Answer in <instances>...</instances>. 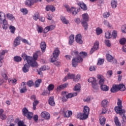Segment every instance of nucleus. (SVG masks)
Returning a JSON list of instances; mask_svg holds the SVG:
<instances>
[{
    "label": "nucleus",
    "mask_w": 126,
    "mask_h": 126,
    "mask_svg": "<svg viewBox=\"0 0 126 126\" xmlns=\"http://www.w3.org/2000/svg\"><path fill=\"white\" fill-rule=\"evenodd\" d=\"M62 96H65L67 99H69L70 98H72L73 97H75V96H77V93H67V92H62Z\"/></svg>",
    "instance_id": "nucleus-6"
},
{
    "label": "nucleus",
    "mask_w": 126,
    "mask_h": 126,
    "mask_svg": "<svg viewBox=\"0 0 126 126\" xmlns=\"http://www.w3.org/2000/svg\"><path fill=\"white\" fill-rule=\"evenodd\" d=\"M63 114L64 118H69L70 116L72 115V112L71 111H68V112L63 111Z\"/></svg>",
    "instance_id": "nucleus-22"
},
{
    "label": "nucleus",
    "mask_w": 126,
    "mask_h": 126,
    "mask_svg": "<svg viewBox=\"0 0 126 126\" xmlns=\"http://www.w3.org/2000/svg\"><path fill=\"white\" fill-rule=\"evenodd\" d=\"M118 5V2L117 0H112L111 1V6L112 8H116L117 5Z\"/></svg>",
    "instance_id": "nucleus-37"
},
{
    "label": "nucleus",
    "mask_w": 126,
    "mask_h": 126,
    "mask_svg": "<svg viewBox=\"0 0 126 126\" xmlns=\"http://www.w3.org/2000/svg\"><path fill=\"white\" fill-rule=\"evenodd\" d=\"M64 7L66 9V10L69 13H72L73 15H76L77 14V12H79L80 11V8H75L73 7L71 8H69V6L67 4H65L64 5Z\"/></svg>",
    "instance_id": "nucleus-4"
},
{
    "label": "nucleus",
    "mask_w": 126,
    "mask_h": 126,
    "mask_svg": "<svg viewBox=\"0 0 126 126\" xmlns=\"http://www.w3.org/2000/svg\"><path fill=\"white\" fill-rule=\"evenodd\" d=\"M103 32V31L100 28H97L96 29V35H100Z\"/></svg>",
    "instance_id": "nucleus-47"
},
{
    "label": "nucleus",
    "mask_w": 126,
    "mask_h": 126,
    "mask_svg": "<svg viewBox=\"0 0 126 126\" xmlns=\"http://www.w3.org/2000/svg\"><path fill=\"white\" fill-rule=\"evenodd\" d=\"M87 56V53L82 51L80 53V55H79L78 58H81L82 59V58H86Z\"/></svg>",
    "instance_id": "nucleus-33"
},
{
    "label": "nucleus",
    "mask_w": 126,
    "mask_h": 126,
    "mask_svg": "<svg viewBox=\"0 0 126 126\" xmlns=\"http://www.w3.org/2000/svg\"><path fill=\"white\" fill-rule=\"evenodd\" d=\"M37 31L38 33H42L43 32V28L37 25Z\"/></svg>",
    "instance_id": "nucleus-61"
},
{
    "label": "nucleus",
    "mask_w": 126,
    "mask_h": 126,
    "mask_svg": "<svg viewBox=\"0 0 126 126\" xmlns=\"http://www.w3.org/2000/svg\"><path fill=\"white\" fill-rule=\"evenodd\" d=\"M106 59L108 62L112 63H117V60L110 54L106 55Z\"/></svg>",
    "instance_id": "nucleus-11"
},
{
    "label": "nucleus",
    "mask_w": 126,
    "mask_h": 126,
    "mask_svg": "<svg viewBox=\"0 0 126 126\" xmlns=\"http://www.w3.org/2000/svg\"><path fill=\"white\" fill-rule=\"evenodd\" d=\"M112 36L113 39H116L118 37V32L116 31H113L112 33Z\"/></svg>",
    "instance_id": "nucleus-44"
},
{
    "label": "nucleus",
    "mask_w": 126,
    "mask_h": 126,
    "mask_svg": "<svg viewBox=\"0 0 126 126\" xmlns=\"http://www.w3.org/2000/svg\"><path fill=\"white\" fill-rule=\"evenodd\" d=\"M5 53H7V50H2L1 52H0V58H3L2 56L5 55Z\"/></svg>",
    "instance_id": "nucleus-55"
},
{
    "label": "nucleus",
    "mask_w": 126,
    "mask_h": 126,
    "mask_svg": "<svg viewBox=\"0 0 126 126\" xmlns=\"http://www.w3.org/2000/svg\"><path fill=\"white\" fill-rule=\"evenodd\" d=\"M5 17V14L3 13L2 11H0V22H2V20H3V18Z\"/></svg>",
    "instance_id": "nucleus-36"
},
{
    "label": "nucleus",
    "mask_w": 126,
    "mask_h": 126,
    "mask_svg": "<svg viewBox=\"0 0 126 126\" xmlns=\"http://www.w3.org/2000/svg\"><path fill=\"white\" fill-rule=\"evenodd\" d=\"M67 85H68V83H65L63 85H61L58 86L57 88V91H61V90H63V89H64L66 87H67Z\"/></svg>",
    "instance_id": "nucleus-17"
},
{
    "label": "nucleus",
    "mask_w": 126,
    "mask_h": 126,
    "mask_svg": "<svg viewBox=\"0 0 126 126\" xmlns=\"http://www.w3.org/2000/svg\"><path fill=\"white\" fill-rule=\"evenodd\" d=\"M38 1H42V0H27L25 4L28 6H32L34 5V3H36Z\"/></svg>",
    "instance_id": "nucleus-9"
},
{
    "label": "nucleus",
    "mask_w": 126,
    "mask_h": 126,
    "mask_svg": "<svg viewBox=\"0 0 126 126\" xmlns=\"http://www.w3.org/2000/svg\"><path fill=\"white\" fill-rule=\"evenodd\" d=\"M97 79H99V81H98V83L100 86L101 85H103L105 83V78L104 76L102 75H97Z\"/></svg>",
    "instance_id": "nucleus-10"
},
{
    "label": "nucleus",
    "mask_w": 126,
    "mask_h": 126,
    "mask_svg": "<svg viewBox=\"0 0 126 126\" xmlns=\"http://www.w3.org/2000/svg\"><path fill=\"white\" fill-rule=\"evenodd\" d=\"M74 90V91H79V90H80V84H77V85H76Z\"/></svg>",
    "instance_id": "nucleus-53"
},
{
    "label": "nucleus",
    "mask_w": 126,
    "mask_h": 126,
    "mask_svg": "<svg viewBox=\"0 0 126 126\" xmlns=\"http://www.w3.org/2000/svg\"><path fill=\"white\" fill-rule=\"evenodd\" d=\"M18 126H26V125H24V122L23 121H19L18 123Z\"/></svg>",
    "instance_id": "nucleus-64"
},
{
    "label": "nucleus",
    "mask_w": 126,
    "mask_h": 126,
    "mask_svg": "<svg viewBox=\"0 0 126 126\" xmlns=\"http://www.w3.org/2000/svg\"><path fill=\"white\" fill-rule=\"evenodd\" d=\"M50 93H51V92L49 91H44L42 92L41 95H43V96H47V95H49Z\"/></svg>",
    "instance_id": "nucleus-56"
},
{
    "label": "nucleus",
    "mask_w": 126,
    "mask_h": 126,
    "mask_svg": "<svg viewBox=\"0 0 126 126\" xmlns=\"http://www.w3.org/2000/svg\"><path fill=\"white\" fill-rule=\"evenodd\" d=\"M53 58H51V63H55L57 60V58L60 56V50L59 48H56L54 50V52L53 53Z\"/></svg>",
    "instance_id": "nucleus-5"
},
{
    "label": "nucleus",
    "mask_w": 126,
    "mask_h": 126,
    "mask_svg": "<svg viewBox=\"0 0 126 126\" xmlns=\"http://www.w3.org/2000/svg\"><path fill=\"white\" fill-rule=\"evenodd\" d=\"M22 58L19 56H15L14 57V61L15 62H17V63H19V62H21Z\"/></svg>",
    "instance_id": "nucleus-43"
},
{
    "label": "nucleus",
    "mask_w": 126,
    "mask_h": 126,
    "mask_svg": "<svg viewBox=\"0 0 126 126\" xmlns=\"http://www.w3.org/2000/svg\"><path fill=\"white\" fill-rule=\"evenodd\" d=\"M100 89L102 90V91H109V87L106 85H102L100 86Z\"/></svg>",
    "instance_id": "nucleus-32"
},
{
    "label": "nucleus",
    "mask_w": 126,
    "mask_h": 126,
    "mask_svg": "<svg viewBox=\"0 0 126 126\" xmlns=\"http://www.w3.org/2000/svg\"><path fill=\"white\" fill-rule=\"evenodd\" d=\"M105 37L106 38V39H110V38H112L111 32H105Z\"/></svg>",
    "instance_id": "nucleus-51"
},
{
    "label": "nucleus",
    "mask_w": 126,
    "mask_h": 126,
    "mask_svg": "<svg viewBox=\"0 0 126 126\" xmlns=\"http://www.w3.org/2000/svg\"><path fill=\"white\" fill-rule=\"evenodd\" d=\"M105 44L107 47L111 46V43H110V40H109V39H106L105 40Z\"/></svg>",
    "instance_id": "nucleus-62"
},
{
    "label": "nucleus",
    "mask_w": 126,
    "mask_h": 126,
    "mask_svg": "<svg viewBox=\"0 0 126 126\" xmlns=\"http://www.w3.org/2000/svg\"><path fill=\"white\" fill-rule=\"evenodd\" d=\"M33 20L37 21L40 18V13L39 12H35L33 16Z\"/></svg>",
    "instance_id": "nucleus-29"
},
{
    "label": "nucleus",
    "mask_w": 126,
    "mask_h": 126,
    "mask_svg": "<svg viewBox=\"0 0 126 126\" xmlns=\"http://www.w3.org/2000/svg\"><path fill=\"white\" fill-rule=\"evenodd\" d=\"M49 104L50 106H55L56 103H55V99H54L53 96H51L49 99Z\"/></svg>",
    "instance_id": "nucleus-26"
},
{
    "label": "nucleus",
    "mask_w": 126,
    "mask_h": 126,
    "mask_svg": "<svg viewBox=\"0 0 126 126\" xmlns=\"http://www.w3.org/2000/svg\"><path fill=\"white\" fill-rule=\"evenodd\" d=\"M41 118H43V119H45V120H50V113L46 111L42 112L41 113Z\"/></svg>",
    "instance_id": "nucleus-13"
},
{
    "label": "nucleus",
    "mask_w": 126,
    "mask_h": 126,
    "mask_svg": "<svg viewBox=\"0 0 126 126\" xmlns=\"http://www.w3.org/2000/svg\"><path fill=\"white\" fill-rule=\"evenodd\" d=\"M104 63V59H99L98 61L97 65H101V64H103Z\"/></svg>",
    "instance_id": "nucleus-63"
},
{
    "label": "nucleus",
    "mask_w": 126,
    "mask_h": 126,
    "mask_svg": "<svg viewBox=\"0 0 126 126\" xmlns=\"http://www.w3.org/2000/svg\"><path fill=\"white\" fill-rule=\"evenodd\" d=\"M21 88L22 89L20 90V93H25L27 91V89H26V84L25 82L21 83Z\"/></svg>",
    "instance_id": "nucleus-14"
},
{
    "label": "nucleus",
    "mask_w": 126,
    "mask_h": 126,
    "mask_svg": "<svg viewBox=\"0 0 126 126\" xmlns=\"http://www.w3.org/2000/svg\"><path fill=\"white\" fill-rule=\"evenodd\" d=\"M67 76H65L63 80V81H65L67 80V79H73V81H74V78H75V75L74 74H71L70 73H68Z\"/></svg>",
    "instance_id": "nucleus-12"
},
{
    "label": "nucleus",
    "mask_w": 126,
    "mask_h": 126,
    "mask_svg": "<svg viewBox=\"0 0 126 126\" xmlns=\"http://www.w3.org/2000/svg\"><path fill=\"white\" fill-rule=\"evenodd\" d=\"M92 89H94V90H95V91H98V90H99L100 88V87H99V85H98V83H97V82L92 84Z\"/></svg>",
    "instance_id": "nucleus-23"
},
{
    "label": "nucleus",
    "mask_w": 126,
    "mask_h": 126,
    "mask_svg": "<svg viewBox=\"0 0 126 126\" xmlns=\"http://www.w3.org/2000/svg\"><path fill=\"white\" fill-rule=\"evenodd\" d=\"M74 42V35L71 34L69 37V45L72 46Z\"/></svg>",
    "instance_id": "nucleus-25"
},
{
    "label": "nucleus",
    "mask_w": 126,
    "mask_h": 126,
    "mask_svg": "<svg viewBox=\"0 0 126 126\" xmlns=\"http://www.w3.org/2000/svg\"><path fill=\"white\" fill-rule=\"evenodd\" d=\"M2 29L6 30L7 29V27H8V23H7V21L5 19H4L2 21Z\"/></svg>",
    "instance_id": "nucleus-20"
},
{
    "label": "nucleus",
    "mask_w": 126,
    "mask_h": 126,
    "mask_svg": "<svg viewBox=\"0 0 126 126\" xmlns=\"http://www.w3.org/2000/svg\"><path fill=\"white\" fill-rule=\"evenodd\" d=\"M121 30L122 33H126V25L122 26Z\"/></svg>",
    "instance_id": "nucleus-57"
},
{
    "label": "nucleus",
    "mask_w": 126,
    "mask_h": 126,
    "mask_svg": "<svg viewBox=\"0 0 126 126\" xmlns=\"http://www.w3.org/2000/svg\"><path fill=\"white\" fill-rule=\"evenodd\" d=\"M25 117H27L28 120H32L33 118V113L30 112Z\"/></svg>",
    "instance_id": "nucleus-40"
},
{
    "label": "nucleus",
    "mask_w": 126,
    "mask_h": 126,
    "mask_svg": "<svg viewBox=\"0 0 126 126\" xmlns=\"http://www.w3.org/2000/svg\"><path fill=\"white\" fill-rule=\"evenodd\" d=\"M97 82V80L95 78H90L88 80V82H90V83H94L95 82Z\"/></svg>",
    "instance_id": "nucleus-46"
},
{
    "label": "nucleus",
    "mask_w": 126,
    "mask_h": 126,
    "mask_svg": "<svg viewBox=\"0 0 126 126\" xmlns=\"http://www.w3.org/2000/svg\"><path fill=\"white\" fill-rule=\"evenodd\" d=\"M21 11L23 14H27V13H28V10L26 8L21 9Z\"/></svg>",
    "instance_id": "nucleus-59"
},
{
    "label": "nucleus",
    "mask_w": 126,
    "mask_h": 126,
    "mask_svg": "<svg viewBox=\"0 0 126 126\" xmlns=\"http://www.w3.org/2000/svg\"><path fill=\"white\" fill-rule=\"evenodd\" d=\"M119 42L121 44V45H125V44H126V38H122L120 39Z\"/></svg>",
    "instance_id": "nucleus-49"
},
{
    "label": "nucleus",
    "mask_w": 126,
    "mask_h": 126,
    "mask_svg": "<svg viewBox=\"0 0 126 126\" xmlns=\"http://www.w3.org/2000/svg\"><path fill=\"white\" fill-rule=\"evenodd\" d=\"M32 104L33 110H36V106L39 104V101L38 100H34Z\"/></svg>",
    "instance_id": "nucleus-50"
},
{
    "label": "nucleus",
    "mask_w": 126,
    "mask_h": 126,
    "mask_svg": "<svg viewBox=\"0 0 126 126\" xmlns=\"http://www.w3.org/2000/svg\"><path fill=\"white\" fill-rule=\"evenodd\" d=\"M118 90L120 91H125L126 90V86L124 84H120L118 85Z\"/></svg>",
    "instance_id": "nucleus-34"
},
{
    "label": "nucleus",
    "mask_w": 126,
    "mask_h": 126,
    "mask_svg": "<svg viewBox=\"0 0 126 126\" xmlns=\"http://www.w3.org/2000/svg\"><path fill=\"white\" fill-rule=\"evenodd\" d=\"M54 88H55V85L51 84L48 85L47 87V90L49 91V92H50V91H52V90H54Z\"/></svg>",
    "instance_id": "nucleus-42"
},
{
    "label": "nucleus",
    "mask_w": 126,
    "mask_h": 126,
    "mask_svg": "<svg viewBox=\"0 0 126 126\" xmlns=\"http://www.w3.org/2000/svg\"><path fill=\"white\" fill-rule=\"evenodd\" d=\"M75 41L77 44L82 45L83 44V40H82V35L81 34H77L75 37Z\"/></svg>",
    "instance_id": "nucleus-8"
},
{
    "label": "nucleus",
    "mask_w": 126,
    "mask_h": 126,
    "mask_svg": "<svg viewBox=\"0 0 126 126\" xmlns=\"http://www.w3.org/2000/svg\"><path fill=\"white\" fill-rule=\"evenodd\" d=\"M20 41H21V37L17 36L14 40V45L15 47L19 46L20 45Z\"/></svg>",
    "instance_id": "nucleus-16"
},
{
    "label": "nucleus",
    "mask_w": 126,
    "mask_h": 126,
    "mask_svg": "<svg viewBox=\"0 0 126 126\" xmlns=\"http://www.w3.org/2000/svg\"><path fill=\"white\" fill-rule=\"evenodd\" d=\"M30 67V64H29L28 63H26L24 67L22 68L23 72L25 73H26V72H28L29 71V68Z\"/></svg>",
    "instance_id": "nucleus-15"
},
{
    "label": "nucleus",
    "mask_w": 126,
    "mask_h": 126,
    "mask_svg": "<svg viewBox=\"0 0 126 126\" xmlns=\"http://www.w3.org/2000/svg\"><path fill=\"white\" fill-rule=\"evenodd\" d=\"M46 69H50V67L48 66L43 65L40 68V70H46Z\"/></svg>",
    "instance_id": "nucleus-54"
},
{
    "label": "nucleus",
    "mask_w": 126,
    "mask_h": 126,
    "mask_svg": "<svg viewBox=\"0 0 126 126\" xmlns=\"http://www.w3.org/2000/svg\"><path fill=\"white\" fill-rule=\"evenodd\" d=\"M40 46L42 53H44L45 51H46V48H47L46 42H45V41H42Z\"/></svg>",
    "instance_id": "nucleus-18"
},
{
    "label": "nucleus",
    "mask_w": 126,
    "mask_h": 126,
    "mask_svg": "<svg viewBox=\"0 0 126 126\" xmlns=\"http://www.w3.org/2000/svg\"><path fill=\"white\" fill-rule=\"evenodd\" d=\"M6 17L8 18V19H9L10 20H11V19H13L14 17L11 14L8 13L6 14Z\"/></svg>",
    "instance_id": "nucleus-58"
},
{
    "label": "nucleus",
    "mask_w": 126,
    "mask_h": 126,
    "mask_svg": "<svg viewBox=\"0 0 126 126\" xmlns=\"http://www.w3.org/2000/svg\"><path fill=\"white\" fill-rule=\"evenodd\" d=\"M15 27H14L13 26H10L9 27V30H10V32L12 33V34H14L15 32Z\"/></svg>",
    "instance_id": "nucleus-48"
},
{
    "label": "nucleus",
    "mask_w": 126,
    "mask_h": 126,
    "mask_svg": "<svg viewBox=\"0 0 126 126\" xmlns=\"http://www.w3.org/2000/svg\"><path fill=\"white\" fill-rule=\"evenodd\" d=\"M27 84L29 87H32L34 86V82H33V80H31L27 82Z\"/></svg>",
    "instance_id": "nucleus-41"
},
{
    "label": "nucleus",
    "mask_w": 126,
    "mask_h": 126,
    "mask_svg": "<svg viewBox=\"0 0 126 126\" xmlns=\"http://www.w3.org/2000/svg\"><path fill=\"white\" fill-rule=\"evenodd\" d=\"M22 114L23 116L25 117V116H27V114L29 113L30 112L28 111V109L26 107H24L23 108L22 110Z\"/></svg>",
    "instance_id": "nucleus-39"
},
{
    "label": "nucleus",
    "mask_w": 126,
    "mask_h": 126,
    "mask_svg": "<svg viewBox=\"0 0 126 126\" xmlns=\"http://www.w3.org/2000/svg\"><path fill=\"white\" fill-rule=\"evenodd\" d=\"M83 61V59L81 57H77L73 58L72 61V65L74 67L77 66L78 63H82Z\"/></svg>",
    "instance_id": "nucleus-7"
},
{
    "label": "nucleus",
    "mask_w": 126,
    "mask_h": 126,
    "mask_svg": "<svg viewBox=\"0 0 126 126\" xmlns=\"http://www.w3.org/2000/svg\"><path fill=\"white\" fill-rule=\"evenodd\" d=\"M81 21H89V16L88 15V14H83Z\"/></svg>",
    "instance_id": "nucleus-24"
},
{
    "label": "nucleus",
    "mask_w": 126,
    "mask_h": 126,
    "mask_svg": "<svg viewBox=\"0 0 126 126\" xmlns=\"http://www.w3.org/2000/svg\"><path fill=\"white\" fill-rule=\"evenodd\" d=\"M108 104H109L108 99H103L101 102V106L103 107V108H107V107H108Z\"/></svg>",
    "instance_id": "nucleus-21"
},
{
    "label": "nucleus",
    "mask_w": 126,
    "mask_h": 126,
    "mask_svg": "<svg viewBox=\"0 0 126 126\" xmlns=\"http://www.w3.org/2000/svg\"><path fill=\"white\" fill-rule=\"evenodd\" d=\"M89 107L87 106H86L84 108V113H78L77 114V119H79L80 120H82L83 121L84 120H86L87 118H88V115H89Z\"/></svg>",
    "instance_id": "nucleus-2"
},
{
    "label": "nucleus",
    "mask_w": 126,
    "mask_h": 126,
    "mask_svg": "<svg viewBox=\"0 0 126 126\" xmlns=\"http://www.w3.org/2000/svg\"><path fill=\"white\" fill-rule=\"evenodd\" d=\"M119 91V87L118 85H113L110 90L112 93H115L116 92H118V91Z\"/></svg>",
    "instance_id": "nucleus-19"
},
{
    "label": "nucleus",
    "mask_w": 126,
    "mask_h": 126,
    "mask_svg": "<svg viewBox=\"0 0 126 126\" xmlns=\"http://www.w3.org/2000/svg\"><path fill=\"white\" fill-rule=\"evenodd\" d=\"M103 16L104 18H108L110 16V13L106 12L103 13Z\"/></svg>",
    "instance_id": "nucleus-60"
},
{
    "label": "nucleus",
    "mask_w": 126,
    "mask_h": 126,
    "mask_svg": "<svg viewBox=\"0 0 126 126\" xmlns=\"http://www.w3.org/2000/svg\"><path fill=\"white\" fill-rule=\"evenodd\" d=\"M95 51H97L98 49H99V42L98 41H96L94 45V47H93Z\"/></svg>",
    "instance_id": "nucleus-45"
},
{
    "label": "nucleus",
    "mask_w": 126,
    "mask_h": 126,
    "mask_svg": "<svg viewBox=\"0 0 126 126\" xmlns=\"http://www.w3.org/2000/svg\"><path fill=\"white\" fill-rule=\"evenodd\" d=\"M78 4L79 6H80L82 9H83V10H86L87 9V6L84 3L80 2L78 3Z\"/></svg>",
    "instance_id": "nucleus-27"
},
{
    "label": "nucleus",
    "mask_w": 126,
    "mask_h": 126,
    "mask_svg": "<svg viewBox=\"0 0 126 126\" xmlns=\"http://www.w3.org/2000/svg\"><path fill=\"white\" fill-rule=\"evenodd\" d=\"M117 105L118 106H116L114 108L115 112L119 115H123V114H125V113H126V110H125V109H123V104L122 101L120 98L118 99Z\"/></svg>",
    "instance_id": "nucleus-3"
},
{
    "label": "nucleus",
    "mask_w": 126,
    "mask_h": 126,
    "mask_svg": "<svg viewBox=\"0 0 126 126\" xmlns=\"http://www.w3.org/2000/svg\"><path fill=\"white\" fill-rule=\"evenodd\" d=\"M100 124L101 126H104L106 124V118L104 116H100L99 118Z\"/></svg>",
    "instance_id": "nucleus-28"
},
{
    "label": "nucleus",
    "mask_w": 126,
    "mask_h": 126,
    "mask_svg": "<svg viewBox=\"0 0 126 126\" xmlns=\"http://www.w3.org/2000/svg\"><path fill=\"white\" fill-rule=\"evenodd\" d=\"M114 123L116 126H121L122 124L120 123V121H119V118L118 117H116L114 119Z\"/></svg>",
    "instance_id": "nucleus-38"
},
{
    "label": "nucleus",
    "mask_w": 126,
    "mask_h": 126,
    "mask_svg": "<svg viewBox=\"0 0 126 126\" xmlns=\"http://www.w3.org/2000/svg\"><path fill=\"white\" fill-rule=\"evenodd\" d=\"M41 83H42V80L41 79L36 80L34 83V87L35 88L39 87Z\"/></svg>",
    "instance_id": "nucleus-30"
},
{
    "label": "nucleus",
    "mask_w": 126,
    "mask_h": 126,
    "mask_svg": "<svg viewBox=\"0 0 126 126\" xmlns=\"http://www.w3.org/2000/svg\"><path fill=\"white\" fill-rule=\"evenodd\" d=\"M61 19L64 24H68L69 23V21L68 20H66V19L63 16H62L61 17Z\"/></svg>",
    "instance_id": "nucleus-35"
},
{
    "label": "nucleus",
    "mask_w": 126,
    "mask_h": 126,
    "mask_svg": "<svg viewBox=\"0 0 126 126\" xmlns=\"http://www.w3.org/2000/svg\"><path fill=\"white\" fill-rule=\"evenodd\" d=\"M80 77H81L80 75L77 74L76 76V77H75V78H74V81H75V82H78V81L79 80V79H80Z\"/></svg>",
    "instance_id": "nucleus-52"
},
{
    "label": "nucleus",
    "mask_w": 126,
    "mask_h": 126,
    "mask_svg": "<svg viewBox=\"0 0 126 126\" xmlns=\"http://www.w3.org/2000/svg\"><path fill=\"white\" fill-rule=\"evenodd\" d=\"M22 57L24 61H27V62L32 67H35V66L38 65L37 62H36L37 59H38V54L37 53H35L33 55V58L30 56H27L25 53L23 54Z\"/></svg>",
    "instance_id": "nucleus-1"
},
{
    "label": "nucleus",
    "mask_w": 126,
    "mask_h": 126,
    "mask_svg": "<svg viewBox=\"0 0 126 126\" xmlns=\"http://www.w3.org/2000/svg\"><path fill=\"white\" fill-rule=\"evenodd\" d=\"M81 22L85 30H87L88 29V23H87V22H88V21H81Z\"/></svg>",
    "instance_id": "nucleus-31"
}]
</instances>
